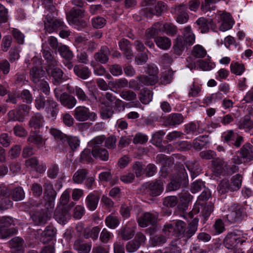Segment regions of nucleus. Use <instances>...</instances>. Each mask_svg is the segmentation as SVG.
<instances>
[{"label": "nucleus", "mask_w": 253, "mask_h": 253, "mask_svg": "<svg viewBox=\"0 0 253 253\" xmlns=\"http://www.w3.org/2000/svg\"><path fill=\"white\" fill-rule=\"evenodd\" d=\"M109 85L111 88L118 89L127 87L128 86V80L125 78H120L116 80L115 81H110L109 82Z\"/></svg>", "instance_id": "a18cd8bd"}, {"label": "nucleus", "mask_w": 253, "mask_h": 253, "mask_svg": "<svg viewBox=\"0 0 253 253\" xmlns=\"http://www.w3.org/2000/svg\"><path fill=\"white\" fill-rule=\"evenodd\" d=\"M24 243L23 239L19 237H15L9 241V246L11 248L20 251L23 249Z\"/></svg>", "instance_id": "3c124183"}, {"label": "nucleus", "mask_w": 253, "mask_h": 253, "mask_svg": "<svg viewBox=\"0 0 253 253\" xmlns=\"http://www.w3.org/2000/svg\"><path fill=\"white\" fill-rule=\"evenodd\" d=\"M196 24L198 26V29L201 33H206L212 25V20L211 19H206L204 17H200L196 21Z\"/></svg>", "instance_id": "aec40b11"}, {"label": "nucleus", "mask_w": 253, "mask_h": 253, "mask_svg": "<svg viewBox=\"0 0 253 253\" xmlns=\"http://www.w3.org/2000/svg\"><path fill=\"white\" fill-rule=\"evenodd\" d=\"M99 197L95 193L89 194L86 198L85 202L87 207L90 211H94L98 205Z\"/></svg>", "instance_id": "7c9ffc66"}, {"label": "nucleus", "mask_w": 253, "mask_h": 253, "mask_svg": "<svg viewBox=\"0 0 253 253\" xmlns=\"http://www.w3.org/2000/svg\"><path fill=\"white\" fill-rule=\"evenodd\" d=\"M120 95L122 99L128 101H133L137 98L136 94L131 90H123Z\"/></svg>", "instance_id": "6e6d98bb"}, {"label": "nucleus", "mask_w": 253, "mask_h": 253, "mask_svg": "<svg viewBox=\"0 0 253 253\" xmlns=\"http://www.w3.org/2000/svg\"><path fill=\"white\" fill-rule=\"evenodd\" d=\"M177 202L176 196H168L164 198L163 204L166 207L173 208L177 205Z\"/></svg>", "instance_id": "774afa93"}, {"label": "nucleus", "mask_w": 253, "mask_h": 253, "mask_svg": "<svg viewBox=\"0 0 253 253\" xmlns=\"http://www.w3.org/2000/svg\"><path fill=\"white\" fill-rule=\"evenodd\" d=\"M220 18L222 21V24L219 27L220 31H226L232 28L234 21L229 13H223L221 14Z\"/></svg>", "instance_id": "4468645a"}, {"label": "nucleus", "mask_w": 253, "mask_h": 253, "mask_svg": "<svg viewBox=\"0 0 253 253\" xmlns=\"http://www.w3.org/2000/svg\"><path fill=\"white\" fill-rule=\"evenodd\" d=\"M109 54V48L106 46H103L101 47L98 52L94 54V58L96 61L102 64H105L109 60L108 55Z\"/></svg>", "instance_id": "dca6fc26"}, {"label": "nucleus", "mask_w": 253, "mask_h": 253, "mask_svg": "<svg viewBox=\"0 0 253 253\" xmlns=\"http://www.w3.org/2000/svg\"><path fill=\"white\" fill-rule=\"evenodd\" d=\"M55 234V229L51 226H47L43 231H42L40 241L43 244L48 243L53 239Z\"/></svg>", "instance_id": "6ab92c4d"}, {"label": "nucleus", "mask_w": 253, "mask_h": 253, "mask_svg": "<svg viewBox=\"0 0 253 253\" xmlns=\"http://www.w3.org/2000/svg\"><path fill=\"white\" fill-rule=\"evenodd\" d=\"M246 242L245 240H242L235 231L229 232L224 238L223 244L227 249H234L238 243L243 245Z\"/></svg>", "instance_id": "423d86ee"}, {"label": "nucleus", "mask_w": 253, "mask_h": 253, "mask_svg": "<svg viewBox=\"0 0 253 253\" xmlns=\"http://www.w3.org/2000/svg\"><path fill=\"white\" fill-rule=\"evenodd\" d=\"M242 176L241 174H237L234 175L229 181V188L230 191L233 192L238 190L241 186Z\"/></svg>", "instance_id": "4c0bfd02"}, {"label": "nucleus", "mask_w": 253, "mask_h": 253, "mask_svg": "<svg viewBox=\"0 0 253 253\" xmlns=\"http://www.w3.org/2000/svg\"><path fill=\"white\" fill-rule=\"evenodd\" d=\"M25 166L30 168L40 173H43L45 170V167L42 165H39V161L36 157H32L25 161Z\"/></svg>", "instance_id": "2eb2a0df"}, {"label": "nucleus", "mask_w": 253, "mask_h": 253, "mask_svg": "<svg viewBox=\"0 0 253 253\" xmlns=\"http://www.w3.org/2000/svg\"><path fill=\"white\" fill-rule=\"evenodd\" d=\"M240 129H245L246 131H249L253 128V121L250 116H246L244 119L240 121L239 124Z\"/></svg>", "instance_id": "8fccbe9b"}, {"label": "nucleus", "mask_w": 253, "mask_h": 253, "mask_svg": "<svg viewBox=\"0 0 253 253\" xmlns=\"http://www.w3.org/2000/svg\"><path fill=\"white\" fill-rule=\"evenodd\" d=\"M46 72L48 75L52 78V82L54 85H59L64 80L63 78L64 72L59 67L52 69Z\"/></svg>", "instance_id": "9b49d317"}, {"label": "nucleus", "mask_w": 253, "mask_h": 253, "mask_svg": "<svg viewBox=\"0 0 253 253\" xmlns=\"http://www.w3.org/2000/svg\"><path fill=\"white\" fill-rule=\"evenodd\" d=\"M186 225V223L182 220H179L174 223V225L172 224H168L165 225L163 228V232L173 234H175L177 237H181Z\"/></svg>", "instance_id": "0eeeda50"}, {"label": "nucleus", "mask_w": 253, "mask_h": 253, "mask_svg": "<svg viewBox=\"0 0 253 253\" xmlns=\"http://www.w3.org/2000/svg\"><path fill=\"white\" fill-rule=\"evenodd\" d=\"M91 246L88 244L84 243L80 239H77L74 244V249L78 253H89L91 250Z\"/></svg>", "instance_id": "c9c22d12"}, {"label": "nucleus", "mask_w": 253, "mask_h": 253, "mask_svg": "<svg viewBox=\"0 0 253 253\" xmlns=\"http://www.w3.org/2000/svg\"><path fill=\"white\" fill-rule=\"evenodd\" d=\"M182 179L179 177H173L168 185L169 191H174L180 188Z\"/></svg>", "instance_id": "bf43d9fd"}, {"label": "nucleus", "mask_w": 253, "mask_h": 253, "mask_svg": "<svg viewBox=\"0 0 253 253\" xmlns=\"http://www.w3.org/2000/svg\"><path fill=\"white\" fill-rule=\"evenodd\" d=\"M173 72L169 70L164 72L160 78L161 83L163 84H167L170 83L173 79Z\"/></svg>", "instance_id": "4d7b16f0"}, {"label": "nucleus", "mask_w": 253, "mask_h": 253, "mask_svg": "<svg viewBox=\"0 0 253 253\" xmlns=\"http://www.w3.org/2000/svg\"><path fill=\"white\" fill-rule=\"evenodd\" d=\"M15 233L16 230L14 229H11L9 228V227L0 226V238L1 239L7 238Z\"/></svg>", "instance_id": "69168bd1"}, {"label": "nucleus", "mask_w": 253, "mask_h": 253, "mask_svg": "<svg viewBox=\"0 0 253 253\" xmlns=\"http://www.w3.org/2000/svg\"><path fill=\"white\" fill-rule=\"evenodd\" d=\"M161 29V32H165L169 36H174L178 32L176 26L170 23H166L164 24L162 23Z\"/></svg>", "instance_id": "49530a36"}, {"label": "nucleus", "mask_w": 253, "mask_h": 253, "mask_svg": "<svg viewBox=\"0 0 253 253\" xmlns=\"http://www.w3.org/2000/svg\"><path fill=\"white\" fill-rule=\"evenodd\" d=\"M50 133L55 139L60 141L62 143L67 142L73 150L76 149L80 145V140L77 137L67 136L59 130L54 128L50 129Z\"/></svg>", "instance_id": "f257e3e1"}, {"label": "nucleus", "mask_w": 253, "mask_h": 253, "mask_svg": "<svg viewBox=\"0 0 253 253\" xmlns=\"http://www.w3.org/2000/svg\"><path fill=\"white\" fill-rule=\"evenodd\" d=\"M156 216L150 212H145L138 219V222L142 227H145L149 225H154L157 223Z\"/></svg>", "instance_id": "9d476101"}, {"label": "nucleus", "mask_w": 253, "mask_h": 253, "mask_svg": "<svg viewBox=\"0 0 253 253\" xmlns=\"http://www.w3.org/2000/svg\"><path fill=\"white\" fill-rule=\"evenodd\" d=\"M73 116L79 122H85L88 120L94 122L97 119L96 114L84 106L77 107L74 111Z\"/></svg>", "instance_id": "f03ea898"}, {"label": "nucleus", "mask_w": 253, "mask_h": 253, "mask_svg": "<svg viewBox=\"0 0 253 253\" xmlns=\"http://www.w3.org/2000/svg\"><path fill=\"white\" fill-rule=\"evenodd\" d=\"M180 203L179 204V208L182 210H185L189 203L192 199V196L187 191H182L179 194Z\"/></svg>", "instance_id": "bb28decb"}, {"label": "nucleus", "mask_w": 253, "mask_h": 253, "mask_svg": "<svg viewBox=\"0 0 253 253\" xmlns=\"http://www.w3.org/2000/svg\"><path fill=\"white\" fill-rule=\"evenodd\" d=\"M44 75L45 72L42 67L34 66L30 69V77L35 84H38L41 82L42 80L41 79L44 77Z\"/></svg>", "instance_id": "f3484780"}, {"label": "nucleus", "mask_w": 253, "mask_h": 253, "mask_svg": "<svg viewBox=\"0 0 253 253\" xmlns=\"http://www.w3.org/2000/svg\"><path fill=\"white\" fill-rule=\"evenodd\" d=\"M184 117L180 113H172L170 114L166 120L167 125L175 126L183 122Z\"/></svg>", "instance_id": "4be33fe9"}, {"label": "nucleus", "mask_w": 253, "mask_h": 253, "mask_svg": "<svg viewBox=\"0 0 253 253\" xmlns=\"http://www.w3.org/2000/svg\"><path fill=\"white\" fill-rule=\"evenodd\" d=\"M92 155L93 157L103 161H107L109 159V153L104 148L100 147L92 149Z\"/></svg>", "instance_id": "2f4dec72"}, {"label": "nucleus", "mask_w": 253, "mask_h": 253, "mask_svg": "<svg viewBox=\"0 0 253 253\" xmlns=\"http://www.w3.org/2000/svg\"><path fill=\"white\" fill-rule=\"evenodd\" d=\"M152 96L151 91L145 88L140 91L139 100L142 103L147 104L152 100Z\"/></svg>", "instance_id": "09e8293b"}, {"label": "nucleus", "mask_w": 253, "mask_h": 253, "mask_svg": "<svg viewBox=\"0 0 253 253\" xmlns=\"http://www.w3.org/2000/svg\"><path fill=\"white\" fill-rule=\"evenodd\" d=\"M164 182L161 179H157L155 181L144 183L141 188L144 193H148L153 197L160 195L164 190Z\"/></svg>", "instance_id": "7ed1b4c3"}, {"label": "nucleus", "mask_w": 253, "mask_h": 253, "mask_svg": "<svg viewBox=\"0 0 253 253\" xmlns=\"http://www.w3.org/2000/svg\"><path fill=\"white\" fill-rule=\"evenodd\" d=\"M54 217L59 223L65 224L70 219V215L68 211L64 208H57L55 211Z\"/></svg>", "instance_id": "f8f14e48"}, {"label": "nucleus", "mask_w": 253, "mask_h": 253, "mask_svg": "<svg viewBox=\"0 0 253 253\" xmlns=\"http://www.w3.org/2000/svg\"><path fill=\"white\" fill-rule=\"evenodd\" d=\"M187 46L188 45L181 36H177L173 42V48L176 54L180 55Z\"/></svg>", "instance_id": "a878e982"}, {"label": "nucleus", "mask_w": 253, "mask_h": 253, "mask_svg": "<svg viewBox=\"0 0 253 253\" xmlns=\"http://www.w3.org/2000/svg\"><path fill=\"white\" fill-rule=\"evenodd\" d=\"M230 70L232 73L236 75H241L245 70L243 64L238 62H232L230 64Z\"/></svg>", "instance_id": "603ef678"}, {"label": "nucleus", "mask_w": 253, "mask_h": 253, "mask_svg": "<svg viewBox=\"0 0 253 253\" xmlns=\"http://www.w3.org/2000/svg\"><path fill=\"white\" fill-rule=\"evenodd\" d=\"M192 53L195 57L203 58L206 56L207 51L202 46L196 45L194 47Z\"/></svg>", "instance_id": "0e129e2a"}, {"label": "nucleus", "mask_w": 253, "mask_h": 253, "mask_svg": "<svg viewBox=\"0 0 253 253\" xmlns=\"http://www.w3.org/2000/svg\"><path fill=\"white\" fill-rule=\"evenodd\" d=\"M185 5H180L177 7L178 11L176 21L180 24H183L187 22L189 16L184 11L186 9Z\"/></svg>", "instance_id": "58836bf2"}, {"label": "nucleus", "mask_w": 253, "mask_h": 253, "mask_svg": "<svg viewBox=\"0 0 253 253\" xmlns=\"http://www.w3.org/2000/svg\"><path fill=\"white\" fill-rule=\"evenodd\" d=\"M12 194V198L14 201H21L25 198V193L21 187H17L13 190Z\"/></svg>", "instance_id": "13d9d810"}, {"label": "nucleus", "mask_w": 253, "mask_h": 253, "mask_svg": "<svg viewBox=\"0 0 253 253\" xmlns=\"http://www.w3.org/2000/svg\"><path fill=\"white\" fill-rule=\"evenodd\" d=\"M134 230L132 228L125 226L120 229L119 234L123 240H128L134 236Z\"/></svg>", "instance_id": "de8ad7c7"}, {"label": "nucleus", "mask_w": 253, "mask_h": 253, "mask_svg": "<svg viewBox=\"0 0 253 253\" xmlns=\"http://www.w3.org/2000/svg\"><path fill=\"white\" fill-rule=\"evenodd\" d=\"M100 231V229L98 226L92 228H86L84 231V237L85 239L91 238L93 240H95L98 237Z\"/></svg>", "instance_id": "79ce46f5"}, {"label": "nucleus", "mask_w": 253, "mask_h": 253, "mask_svg": "<svg viewBox=\"0 0 253 253\" xmlns=\"http://www.w3.org/2000/svg\"><path fill=\"white\" fill-rule=\"evenodd\" d=\"M221 138L224 142L236 147H239L243 142V137L232 130H228L223 132Z\"/></svg>", "instance_id": "39448f33"}, {"label": "nucleus", "mask_w": 253, "mask_h": 253, "mask_svg": "<svg viewBox=\"0 0 253 253\" xmlns=\"http://www.w3.org/2000/svg\"><path fill=\"white\" fill-rule=\"evenodd\" d=\"M137 79L141 85H153L159 81V77L149 75H140Z\"/></svg>", "instance_id": "cd10ccee"}, {"label": "nucleus", "mask_w": 253, "mask_h": 253, "mask_svg": "<svg viewBox=\"0 0 253 253\" xmlns=\"http://www.w3.org/2000/svg\"><path fill=\"white\" fill-rule=\"evenodd\" d=\"M30 107L26 104H22L16 108V113L18 115V121L22 122L25 116L28 115Z\"/></svg>", "instance_id": "37998d69"}, {"label": "nucleus", "mask_w": 253, "mask_h": 253, "mask_svg": "<svg viewBox=\"0 0 253 253\" xmlns=\"http://www.w3.org/2000/svg\"><path fill=\"white\" fill-rule=\"evenodd\" d=\"M84 10L73 8L67 14V18L68 21L72 24L85 27L86 26V23L81 19L84 16Z\"/></svg>", "instance_id": "20e7f679"}, {"label": "nucleus", "mask_w": 253, "mask_h": 253, "mask_svg": "<svg viewBox=\"0 0 253 253\" xmlns=\"http://www.w3.org/2000/svg\"><path fill=\"white\" fill-rule=\"evenodd\" d=\"M188 169L190 171L191 177L194 178L199 175L201 171L200 164L196 162H188L186 164Z\"/></svg>", "instance_id": "a19ab883"}, {"label": "nucleus", "mask_w": 253, "mask_h": 253, "mask_svg": "<svg viewBox=\"0 0 253 253\" xmlns=\"http://www.w3.org/2000/svg\"><path fill=\"white\" fill-rule=\"evenodd\" d=\"M27 141L37 145L38 148L41 147L45 143L42 136L36 131H31L30 132Z\"/></svg>", "instance_id": "b1692460"}, {"label": "nucleus", "mask_w": 253, "mask_h": 253, "mask_svg": "<svg viewBox=\"0 0 253 253\" xmlns=\"http://www.w3.org/2000/svg\"><path fill=\"white\" fill-rule=\"evenodd\" d=\"M119 223V220L116 216L110 215L105 219L106 225L110 228H115Z\"/></svg>", "instance_id": "052dcab7"}, {"label": "nucleus", "mask_w": 253, "mask_h": 253, "mask_svg": "<svg viewBox=\"0 0 253 253\" xmlns=\"http://www.w3.org/2000/svg\"><path fill=\"white\" fill-rule=\"evenodd\" d=\"M162 23L158 22L155 23L151 27L148 28L145 33V36L146 38H154L158 35L159 32H161Z\"/></svg>", "instance_id": "f704fd0d"}, {"label": "nucleus", "mask_w": 253, "mask_h": 253, "mask_svg": "<svg viewBox=\"0 0 253 253\" xmlns=\"http://www.w3.org/2000/svg\"><path fill=\"white\" fill-rule=\"evenodd\" d=\"M98 101L103 106L100 108V115L103 119H107L110 118L113 115L114 111L110 105H107L105 100L103 98H100Z\"/></svg>", "instance_id": "ddd939ff"}, {"label": "nucleus", "mask_w": 253, "mask_h": 253, "mask_svg": "<svg viewBox=\"0 0 253 253\" xmlns=\"http://www.w3.org/2000/svg\"><path fill=\"white\" fill-rule=\"evenodd\" d=\"M60 101L61 104L69 109L73 108L77 103L76 98L66 93H63L61 95Z\"/></svg>", "instance_id": "412c9836"}, {"label": "nucleus", "mask_w": 253, "mask_h": 253, "mask_svg": "<svg viewBox=\"0 0 253 253\" xmlns=\"http://www.w3.org/2000/svg\"><path fill=\"white\" fill-rule=\"evenodd\" d=\"M241 157L244 162H249L253 160V147L250 144H246L240 150Z\"/></svg>", "instance_id": "a211bd4d"}, {"label": "nucleus", "mask_w": 253, "mask_h": 253, "mask_svg": "<svg viewBox=\"0 0 253 253\" xmlns=\"http://www.w3.org/2000/svg\"><path fill=\"white\" fill-rule=\"evenodd\" d=\"M163 234H157L153 236L151 239V243L152 246L155 247L161 246L165 244L167 242L168 236H169L170 234L167 232V233L163 232Z\"/></svg>", "instance_id": "e433bc0d"}, {"label": "nucleus", "mask_w": 253, "mask_h": 253, "mask_svg": "<svg viewBox=\"0 0 253 253\" xmlns=\"http://www.w3.org/2000/svg\"><path fill=\"white\" fill-rule=\"evenodd\" d=\"M183 40L186 42V45L191 46L193 45L195 41V36L193 33L191 27L187 26L183 28L182 32Z\"/></svg>", "instance_id": "5701e85b"}, {"label": "nucleus", "mask_w": 253, "mask_h": 253, "mask_svg": "<svg viewBox=\"0 0 253 253\" xmlns=\"http://www.w3.org/2000/svg\"><path fill=\"white\" fill-rule=\"evenodd\" d=\"M198 222L199 219L194 218L190 221L188 226L186 225L183 231V233H182L181 237H185L187 239H189L193 236L197 230Z\"/></svg>", "instance_id": "1a4fd4ad"}, {"label": "nucleus", "mask_w": 253, "mask_h": 253, "mask_svg": "<svg viewBox=\"0 0 253 253\" xmlns=\"http://www.w3.org/2000/svg\"><path fill=\"white\" fill-rule=\"evenodd\" d=\"M74 72L76 76L83 80L88 79L91 75V72L86 66L75 65L74 67Z\"/></svg>", "instance_id": "c85d7f7f"}, {"label": "nucleus", "mask_w": 253, "mask_h": 253, "mask_svg": "<svg viewBox=\"0 0 253 253\" xmlns=\"http://www.w3.org/2000/svg\"><path fill=\"white\" fill-rule=\"evenodd\" d=\"M32 218L36 224L42 225L46 222L48 219V216L44 210H41L35 212L32 216Z\"/></svg>", "instance_id": "473e14b6"}, {"label": "nucleus", "mask_w": 253, "mask_h": 253, "mask_svg": "<svg viewBox=\"0 0 253 253\" xmlns=\"http://www.w3.org/2000/svg\"><path fill=\"white\" fill-rule=\"evenodd\" d=\"M229 186V181L226 179H223L217 187L218 191L221 194H225L228 191H230Z\"/></svg>", "instance_id": "338daca9"}, {"label": "nucleus", "mask_w": 253, "mask_h": 253, "mask_svg": "<svg viewBox=\"0 0 253 253\" xmlns=\"http://www.w3.org/2000/svg\"><path fill=\"white\" fill-rule=\"evenodd\" d=\"M91 24L94 28L100 29L106 25V20L103 17L97 16L92 19Z\"/></svg>", "instance_id": "680f3d73"}, {"label": "nucleus", "mask_w": 253, "mask_h": 253, "mask_svg": "<svg viewBox=\"0 0 253 253\" xmlns=\"http://www.w3.org/2000/svg\"><path fill=\"white\" fill-rule=\"evenodd\" d=\"M43 122V116L40 113H37L31 118L29 126L34 129H39L42 126Z\"/></svg>", "instance_id": "72a5a7b5"}, {"label": "nucleus", "mask_w": 253, "mask_h": 253, "mask_svg": "<svg viewBox=\"0 0 253 253\" xmlns=\"http://www.w3.org/2000/svg\"><path fill=\"white\" fill-rule=\"evenodd\" d=\"M105 140V136L104 135H99L94 137L88 143L89 147L92 149L100 148Z\"/></svg>", "instance_id": "5fc2aeb1"}, {"label": "nucleus", "mask_w": 253, "mask_h": 253, "mask_svg": "<svg viewBox=\"0 0 253 253\" xmlns=\"http://www.w3.org/2000/svg\"><path fill=\"white\" fill-rule=\"evenodd\" d=\"M12 41V37L10 35H6L3 37L1 43V50L4 52H6L11 45Z\"/></svg>", "instance_id": "e2e57ef3"}, {"label": "nucleus", "mask_w": 253, "mask_h": 253, "mask_svg": "<svg viewBox=\"0 0 253 253\" xmlns=\"http://www.w3.org/2000/svg\"><path fill=\"white\" fill-rule=\"evenodd\" d=\"M165 132L162 130L156 132L152 136V142L153 144L160 148L161 152H165L166 148L162 145L163 136Z\"/></svg>", "instance_id": "393cba45"}, {"label": "nucleus", "mask_w": 253, "mask_h": 253, "mask_svg": "<svg viewBox=\"0 0 253 253\" xmlns=\"http://www.w3.org/2000/svg\"><path fill=\"white\" fill-rule=\"evenodd\" d=\"M87 174V170L86 169H80L76 171L73 177L74 182L81 183L85 179Z\"/></svg>", "instance_id": "864d4df0"}, {"label": "nucleus", "mask_w": 253, "mask_h": 253, "mask_svg": "<svg viewBox=\"0 0 253 253\" xmlns=\"http://www.w3.org/2000/svg\"><path fill=\"white\" fill-rule=\"evenodd\" d=\"M44 194L47 200L52 202L56 196V192L54 190L53 185L50 181H47L43 184Z\"/></svg>", "instance_id": "c756f323"}, {"label": "nucleus", "mask_w": 253, "mask_h": 253, "mask_svg": "<svg viewBox=\"0 0 253 253\" xmlns=\"http://www.w3.org/2000/svg\"><path fill=\"white\" fill-rule=\"evenodd\" d=\"M60 56L67 60H71L73 59V53L66 45L60 44L57 49Z\"/></svg>", "instance_id": "c03bdc74"}, {"label": "nucleus", "mask_w": 253, "mask_h": 253, "mask_svg": "<svg viewBox=\"0 0 253 253\" xmlns=\"http://www.w3.org/2000/svg\"><path fill=\"white\" fill-rule=\"evenodd\" d=\"M245 215L244 210L243 208L236 207L227 214L226 218L230 223H233L241 221Z\"/></svg>", "instance_id": "6e6552de"}, {"label": "nucleus", "mask_w": 253, "mask_h": 253, "mask_svg": "<svg viewBox=\"0 0 253 253\" xmlns=\"http://www.w3.org/2000/svg\"><path fill=\"white\" fill-rule=\"evenodd\" d=\"M155 42L159 48L164 50L168 49L171 46V40L166 36L157 37Z\"/></svg>", "instance_id": "ea45409f"}]
</instances>
